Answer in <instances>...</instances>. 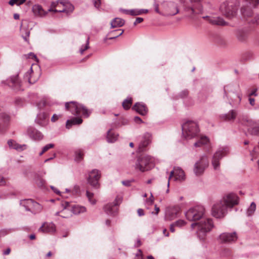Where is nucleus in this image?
Returning <instances> with one entry per match:
<instances>
[{
	"label": "nucleus",
	"instance_id": "nucleus-1",
	"mask_svg": "<svg viewBox=\"0 0 259 259\" xmlns=\"http://www.w3.org/2000/svg\"><path fill=\"white\" fill-rule=\"evenodd\" d=\"M237 204L238 197L234 194H228L213 205L211 214L218 219L223 218L226 215L228 207H232Z\"/></svg>",
	"mask_w": 259,
	"mask_h": 259
},
{
	"label": "nucleus",
	"instance_id": "nucleus-2",
	"mask_svg": "<svg viewBox=\"0 0 259 259\" xmlns=\"http://www.w3.org/2000/svg\"><path fill=\"white\" fill-rule=\"evenodd\" d=\"M205 209L203 206L196 205L191 207L185 213L187 219L190 221H200L204 216Z\"/></svg>",
	"mask_w": 259,
	"mask_h": 259
},
{
	"label": "nucleus",
	"instance_id": "nucleus-3",
	"mask_svg": "<svg viewBox=\"0 0 259 259\" xmlns=\"http://www.w3.org/2000/svg\"><path fill=\"white\" fill-rule=\"evenodd\" d=\"M199 128L197 124L193 121H189L182 125L183 136L188 139H191L198 136Z\"/></svg>",
	"mask_w": 259,
	"mask_h": 259
},
{
	"label": "nucleus",
	"instance_id": "nucleus-4",
	"mask_svg": "<svg viewBox=\"0 0 259 259\" xmlns=\"http://www.w3.org/2000/svg\"><path fill=\"white\" fill-rule=\"evenodd\" d=\"M219 10L226 17L232 18L237 14L238 5L233 2L226 1L221 4Z\"/></svg>",
	"mask_w": 259,
	"mask_h": 259
},
{
	"label": "nucleus",
	"instance_id": "nucleus-5",
	"mask_svg": "<svg viewBox=\"0 0 259 259\" xmlns=\"http://www.w3.org/2000/svg\"><path fill=\"white\" fill-rule=\"evenodd\" d=\"M154 166L153 159L148 155L139 157L135 164V168L142 172L149 170Z\"/></svg>",
	"mask_w": 259,
	"mask_h": 259
},
{
	"label": "nucleus",
	"instance_id": "nucleus-6",
	"mask_svg": "<svg viewBox=\"0 0 259 259\" xmlns=\"http://www.w3.org/2000/svg\"><path fill=\"white\" fill-rule=\"evenodd\" d=\"M65 108L69 110L74 115H79L82 114L84 117H88L91 113V111L81 104L75 102L66 103Z\"/></svg>",
	"mask_w": 259,
	"mask_h": 259
},
{
	"label": "nucleus",
	"instance_id": "nucleus-7",
	"mask_svg": "<svg viewBox=\"0 0 259 259\" xmlns=\"http://www.w3.org/2000/svg\"><path fill=\"white\" fill-rule=\"evenodd\" d=\"M229 152V149L228 147H220L218 150L214 154L212 160L211 164L213 166V169L218 170L220 168V160L224 157L227 155Z\"/></svg>",
	"mask_w": 259,
	"mask_h": 259
},
{
	"label": "nucleus",
	"instance_id": "nucleus-8",
	"mask_svg": "<svg viewBox=\"0 0 259 259\" xmlns=\"http://www.w3.org/2000/svg\"><path fill=\"white\" fill-rule=\"evenodd\" d=\"M73 7L69 3H65L63 2L56 1L51 3V8L48 12H72Z\"/></svg>",
	"mask_w": 259,
	"mask_h": 259
},
{
	"label": "nucleus",
	"instance_id": "nucleus-9",
	"mask_svg": "<svg viewBox=\"0 0 259 259\" xmlns=\"http://www.w3.org/2000/svg\"><path fill=\"white\" fill-rule=\"evenodd\" d=\"M209 162L207 156H202L196 162L194 165L193 171L196 176L202 175L208 166Z\"/></svg>",
	"mask_w": 259,
	"mask_h": 259
},
{
	"label": "nucleus",
	"instance_id": "nucleus-10",
	"mask_svg": "<svg viewBox=\"0 0 259 259\" xmlns=\"http://www.w3.org/2000/svg\"><path fill=\"white\" fill-rule=\"evenodd\" d=\"M181 207L179 205L170 206L166 207L165 212L166 219L168 220L174 219L181 211Z\"/></svg>",
	"mask_w": 259,
	"mask_h": 259
},
{
	"label": "nucleus",
	"instance_id": "nucleus-11",
	"mask_svg": "<svg viewBox=\"0 0 259 259\" xmlns=\"http://www.w3.org/2000/svg\"><path fill=\"white\" fill-rule=\"evenodd\" d=\"M101 174L97 169L92 170L89 174L88 178L89 183L95 188L99 187V180L100 178Z\"/></svg>",
	"mask_w": 259,
	"mask_h": 259
},
{
	"label": "nucleus",
	"instance_id": "nucleus-12",
	"mask_svg": "<svg viewBox=\"0 0 259 259\" xmlns=\"http://www.w3.org/2000/svg\"><path fill=\"white\" fill-rule=\"evenodd\" d=\"M174 177L175 181L182 182L185 179V175L184 171L180 167H175L172 170L168 178L167 187L169 185V180L171 178Z\"/></svg>",
	"mask_w": 259,
	"mask_h": 259
},
{
	"label": "nucleus",
	"instance_id": "nucleus-13",
	"mask_svg": "<svg viewBox=\"0 0 259 259\" xmlns=\"http://www.w3.org/2000/svg\"><path fill=\"white\" fill-rule=\"evenodd\" d=\"M178 13V6L175 3L169 2L164 5V16H174Z\"/></svg>",
	"mask_w": 259,
	"mask_h": 259
},
{
	"label": "nucleus",
	"instance_id": "nucleus-14",
	"mask_svg": "<svg viewBox=\"0 0 259 259\" xmlns=\"http://www.w3.org/2000/svg\"><path fill=\"white\" fill-rule=\"evenodd\" d=\"M152 138V135L149 133H146L143 135L139 145V151H144L145 148L151 143Z\"/></svg>",
	"mask_w": 259,
	"mask_h": 259
},
{
	"label": "nucleus",
	"instance_id": "nucleus-15",
	"mask_svg": "<svg viewBox=\"0 0 259 259\" xmlns=\"http://www.w3.org/2000/svg\"><path fill=\"white\" fill-rule=\"evenodd\" d=\"M62 210L57 212L56 215H60L64 218H67L72 215L70 204L68 202H65L62 203Z\"/></svg>",
	"mask_w": 259,
	"mask_h": 259
},
{
	"label": "nucleus",
	"instance_id": "nucleus-16",
	"mask_svg": "<svg viewBox=\"0 0 259 259\" xmlns=\"http://www.w3.org/2000/svg\"><path fill=\"white\" fill-rule=\"evenodd\" d=\"M219 238L223 243H232L237 240V237L236 232L224 233L220 235Z\"/></svg>",
	"mask_w": 259,
	"mask_h": 259
},
{
	"label": "nucleus",
	"instance_id": "nucleus-17",
	"mask_svg": "<svg viewBox=\"0 0 259 259\" xmlns=\"http://www.w3.org/2000/svg\"><path fill=\"white\" fill-rule=\"evenodd\" d=\"M32 12L34 16L37 17H44L48 13V11H45L42 7L39 4H35L32 6Z\"/></svg>",
	"mask_w": 259,
	"mask_h": 259
},
{
	"label": "nucleus",
	"instance_id": "nucleus-18",
	"mask_svg": "<svg viewBox=\"0 0 259 259\" xmlns=\"http://www.w3.org/2000/svg\"><path fill=\"white\" fill-rule=\"evenodd\" d=\"M117 203H109L104 207V211L108 215L115 216L118 213V208L116 207Z\"/></svg>",
	"mask_w": 259,
	"mask_h": 259
},
{
	"label": "nucleus",
	"instance_id": "nucleus-19",
	"mask_svg": "<svg viewBox=\"0 0 259 259\" xmlns=\"http://www.w3.org/2000/svg\"><path fill=\"white\" fill-rule=\"evenodd\" d=\"M194 225H197L199 227H214V224L212 219L202 217L198 223H192L190 225L194 227Z\"/></svg>",
	"mask_w": 259,
	"mask_h": 259
},
{
	"label": "nucleus",
	"instance_id": "nucleus-20",
	"mask_svg": "<svg viewBox=\"0 0 259 259\" xmlns=\"http://www.w3.org/2000/svg\"><path fill=\"white\" fill-rule=\"evenodd\" d=\"M29 137L34 140H40L43 138L42 135L37 130L30 128L27 131Z\"/></svg>",
	"mask_w": 259,
	"mask_h": 259
},
{
	"label": "nucleus",
	"instance_id": "nucleus-21",
	"mask_svg": "<svg viewBox=\"0 0 259 259\" xmlns=\"http://www.w3.org/2000/svg\"><path fill=\"white\" fill-rule=\"evenodd\" d=\"M241 11L242 15L248 21V23H252V21H254V18L250 20V18L252 15V10L250 8L242 7Z\"/></svg>",
	"mask_w": 259,
	"mask_h": 259
},
{
	"label": "nucleus",
	"instance_id": "nucleus-22",
	"mask_svg": "<svg viewBox=\"0 0 259 259\" xmlns=\"http://www.w3.org/2000/svg\"><path fill=\"white\" fill-rule=\"evenodd\" d=\"M8 85L15 90H18L21 87V82L17 76H14L10 78Z\"/></svg>",
	"mask_w": 259,
	"mask_h": 259
},
{
	"label": "nucleus",
	"instance_id": "nucleus-23",
	"mask_svg": "<svg viewBox=\"0 0 259 259\" xmlns=\"http://www.w3.org/2000/svg\"><path fill=\"white\" fill-rule=\"evenodd\" d=\"M191 3H194L191 8L192 13H199L202 11V6L200 4V0H190Z\"/></svg>",
	"mask_w": 259,
	"mask_h": 259
},
{
	"label": "nucleus",
	"instance_id": "nucleus-24",
	"mask_svg": "<svg viewBox=\"0 0 259 259\" xmlns=\"http://www.w3.org/2000/svg\"><path fill=\"white\" fill-rule=\"evenodd\" d=\"M206 18H208V21L209 23L213 25L225 26L227 24V23L222 18L220 17L213 18H208V17H206Z\"/></svg>",
	"mask_w": 259,
	"mask_h": 259
},
{
	"label": "nucleus",
	"instance_id": "nucleus-25",
	"mask_svg": "<svg viewBox=\"0 0 259 259\" xmlns=\"http://www.w3.org/2000/svg\"><path fill=\"white\" fill-rule=\"evenodd\" d=\"M236 112L234 110H232L227 114L221 115L220 117L221 119L225 121H233L236 118Z\"/></svg>",
	"mask_w": 259,
	"mask_h": 259
},
{
	"label": "nucleus",
	"instance_id": "nucleus-26",
	"mask_svg": "<svg viewBox=\"0 0 259 259\" xmlns=\"http://www.w3.org/2000/svg\"><path fill=\"white\" fill-rule=\"evenodd\" d=\"M236 36L239 41L243 42L247 39L248 33L246 30L239 29L236 32Z\"/></svg>",
	"mask_w": 259,
	"mask_h": 259
},
{
	"label": "nucleus",
	"instance_id": "nucleus-27",
	"mask_svg": "<svg viewBox=\"0 0 259 259\" xmlns=\"http://www.w3.org/2000/svg\"><path fill=\"white\" fill-rule=\"evenodd\" d=\"M133 109L142 115H145L147 112V109L145 105L139 103H136Z\"/></svg>",
	"mask_w": 259,
	"mask_h": 259
},
{
	"label": "nucleus",
	"instance_id": "nucleus-28",
	"mask_svg": "<svg viewBox=\"0 0 259 259\" xmlns=\"http://www.w3.org/2000/svg\"><path fill=\"white\" fill-rule=\"evenodd\" d=\"M124 23L125 21L123 19L120 18H115L110 23L111 28H114L121 27L124 24Z\"/></svg>",
	"mask_w": 259,
	"mask_h": 259
},
{
	"label": "nucleus",
	"instance_id": "nucleus-29",
	"mask_svg": "<svg viewBox=\"0 0 259 259\" xmlns=\"http://www.w3.org/2000/svg\"><path fill=\"white\" fill-rule=\"evenodd\" d=\"M209 231H210V228H198L196 232L198 237L201 240H203L206 233Z\"/></svg>",
	"mask_w": 259,
	"mask_h": 259
},
{
	"label": "nucleus",
	"instance_id": "nucleus-30",
	"mask_svg": "<svg viewBox=\"0 0 259 259\" xmlns=\"http://www.w3.org/2000/svg\"><path fill=\"white\" fill-rule=\"evenodd\" d=\"M82 122V120L79 117H74L66 121V127L67 128H70L72 125L80 124Z\"/></svg>",
	"mask_w": 259,
	"mask_h": 259
},
{
	"label": "nucleus",
	"instance_id": "nucleus-31",
	"mask_svg": "<svg viewBox=\"0 0 259 259\" xmlns=\"http://www.w3.org/2000/svg\"><path fill=\"white\" fill-rule=\"evenodd\" d=\"M70 207L71 208V210L72 213L74 214H78L80 213H83L86 211L85 207L81 206L70 205Z\"/></svg>",
	"mask_w": 259,
	"mask_h": 259
},
{
	"label": "nucleus",
	"instance_id": "nucleus-32",
	"mask_svg": "<svg viewBox=\"0 0 259 259\" xmlns=\"http://www.w3.org/2000/svg\"><path fill=\"white\" fill-rule=\"evenodd\" d=\"M42 209V206L37 202L34 201L32 205V207L30 208L29 211H30L33 214H37L40 212Z\"/></svg>",
	"mask_w": 259,
	"mask_h": 259
},
{
	"label": "nucleus",
	"instance_id": "nucleus-33",
	"mask_svg": "<svg viewBox=\"0 0 259 259\" xmlns=\"http://www.w3.org/2000/svg\"><path fill=\"white\" fill-rule=\"evenodd\" d=\"M13 143H14V141L13 140H9L8 141V144L10 148L16 149L18 151H22L25 149L26 146L25 145H20L17 143H15L14 145H12Z\"/></svg>",
	"mask_w": 259,
	"mask_h": 259
},
{
	"label": "nucleus",
	"instance_id": "nucleus-34",
	"mask_svg": "<svg viewBox=\"0 0 259 259\" xmlns=\"http://www.w3.org/2000/svg\"><path fill=\"white\" fill-rule=\"evenodd\" d=\"M118 135L113 133L112 130H109L108 132L107 135V141L109 143H113L116 141L117 139Z\"/></svg>",
	"mask_w": 259,
	"mask_h": 259
},
{
	"label": "nucleus",
	"instance_id": "nucleus-35",
	"mask_svg": "<svg viewBox=\"0 0 259 259\" xmlns=\"http://www.w3.org/2000/svg\"><path fill=\"white\" fill-rule=\"evenodd\" d=\"M209 142L208 138L204 136H201L198 141L194 143L195 147H200L202 145L206 144Z\"/></svg>",
	"mask_w": 259,
	"mask_h": 259
},
{
	"label": "nucleus",
	"instance_id": "nucleus-36",
	"mask_svg": "<svg viewBox=\"0 0 259 259\" xmlns=\"http://www.w3.org/2000/svg\"><path fill=\"white\" fill-rule=\"evenodd\" d=\"M34 202V201L32 199H26L21 201V205L25 208L27 211H29L30 208L32 207V205Z\"/></svg>",
	"mask_w": 259,
	"mask_h": 259
},
{
	"label": "nucleus",
	"instance_id": "nucleus-37",
	"mask_svg": "<svg viewBox=\"0 0 259 259\" xmlns=\"http://www.w3.org/2000/svg\"><path fill=\"white\" fill-rule=\"evenodd\" d=\"M130 12L131 15L132 16H138L143 13H147L148 12V10L147 9H135L130 10Z\"/></svg>",
	"mask_w": 259,
	"mask_h": 259
},
{
	"label": "nucleus",
	"instance_id": "nucleus-38",
	"mask_svg": "<svg viewBox=\"0 0 259 259\" xmlns=\"http://www.w3.org/2000/svg\"><path fill=\"white\" fill-rule=\"evenodd\" d=\"M256 210V204L254 202L251 203L250 206L246 210V214L247 216H251Z\"/></svg>",
	"mask_w": 259,
	"mask_h": 259
},
{
	"label": "nucleus",
	"instance_id": "nucleus-39",
	"mask_svg": "<svg viewBox=\"0 0 259 259\" xmlns=\"http://www.w3.org/2000/svg\"><path fill=\"white\" fill-rule=\"evenodd\" d=\"M38 232L42 233L53 234L56 232V228H39Z\"/></svg>",
	"mask_w": 259,
	"mask_h": 259
},
{
	"label": "nucleus",
	"instance_id": "nucleus-40",
	"mask_svg": "<svg viewBox=\"0 0 259 259\" xmlns=\"http://www.w3.org/2000/svg\"><path fill=\"white\" fill-rule=\"evenodd\" d=\"M36 185L41 188L46 187V181L41 178L37 177L35 180Z\"/></svg>",
	"mask_w": 259,
	"mask_h": 259
},
{
	"label": "nucleus",
	"instance_id": "nucleus-41",
	"mask_svg": "<svg viewBox=\"0 0 259 259\" xmlns=\"http://www.w3.org/2000/svg\"><path fill=\"white\" fill-rule=\"evenodd\" d=\"M132 98H127V99H125V100H124V101L123 102L122 106L124 109L127 110L130 108V107L132 105Z\"/></svg>",
	"mask_w": 259,
	"mask_h": 259
},
{
	"label": "nucleus",
	"instance_id": "nucleus-42",
	"mask_svg": "<svg viewBox=\"0 0 259 259\" xmlns=\"http://www.w3.org/2000/svg\"><path fill=\"white\" fill-rule=\"evenodd\" d=\"M86 195H87V197H88L89 202L92 204H95L96 202V201L94 198V193H91V192H89V191H87Z\"/></svg>",
	"mask_w": 259,
	"mask_h": 259
},
{
	"label": "nucleus",
	"instance_id": "nucleus-43",
	"mask_svg": "<svg viewBox=\"0 0 259 259\" xmlns=\"http://www.w3.org/2000/svg\"><path fill=\"white\" fill-rule=\"evenodd\" d=\"M187 222L183 220H179L177 221L175 224H171L170 227H181L187 225Z\"/></svg>",
	"mask_w": 259,
	"mask_h": 259
},
{
	"label": "nucleus",
	"instance_id": "nucleus-44",
	"mask_svg": "<svg viewBox=\"0 0 259 259\" xmlns=\"http://www.w3.org/2000/svg\"><path fill=\"white\" fill-rule=\"evenodd\" d=\"M22 36L26 42H28V37L30 35V32L26 29H22L21 30Z\"/></svg>",
	"mask_w": 259,
	"mask_h": 259
},
{
	"label": "nucleus",
	"instance_id": "nucleus-45",
	"mask_svg": "<svg viewBox=\"0 0 259 259\" xmlns=\"http://www.w3.org/2000/svg\"><path fill=\"white\" fill-rule=\"evenodd\" d=\"M249 131L251 135L259 136V125L251 127Z\"/></svg>",
	"mask_w": 259,
	"mask_h": 259
},
{
	"label": "nucleus",
	"instance_id": "nucleus-46",
	"mask_svg": "<svg viewBox=\"0 0 259 259\" xmlns=\"http://www.w3.org/2000/svg\"><path fill=\"white\" fill-rule=\"evenodd\" d=\"M241 122L243 124H246L247 125H252L253 121L248 117H243Z\"/></svg>",
	"mask_w": 259,
	"mask_h": 259
},
{
	"label": "nucleus",
	"instance_id": "nucleus-47",
	"mask_svg": "<svg viewBox=\"0 0 259 259\" xmlns=\"http://www.w3.org/2000/svg\"><path fill=\"white\" fill-rule=\"evenodd\" d=\"M54 147L53 144H49L44 146L42 149V151L39 153V155H42L45 152L49 150L50 149Z\"/></svg>",
	"mask_w": 259,
	"mask_h": 259
},
{
	"label": "nucleus",
	"instance_id": "nucleus-48",
	"mask_svg": "<svg viewBox=\"0 0 259 259\" xmlns=\"http://www.w3.org/2000/svg\"><path fill=\"white\" fill-rule=\"evenodd\" d=\"M26 0H10L9 2V5L13 6L14 4L20 5L26 2Z\"/></svg>",
	"mask_w": 259,
	"mask_h": 259
},
{
	"label": "nucleus",
	"instance_id": "nucleus-49",
	"mask_svg": "<svg viewBox=\"0 0 259 259\" xmlns=\"http://www.w3.org/2000/svg\"><path fill=\"white\" fill-rule=\"evenodd\" d=\"M231 255V251L229 249H224L222 252V256L224 257H228Z\"/></svg>",
	"mask_w": 259,
	"mask_h": 259
},
{
	"label": "nucleus",
	"instance_id": "nucleus-50",
	"mask_svg": "<svg viewBox=\"0 0 259 259\" xmlns=\"http://www.w3.org/2000/svg\"><path fill=\"white\" fill-rule=\"evenodd\" d=\"M245 1L253 7H255L259 4V0H245Z\"/></svg>",
	"mask_w": 259,
	"mask_h": 259
},
{
	"label": "nucleus",
	"instance_id": "nucleus-51",
	"mask_svg": "<svg viewBox=\"0 0 259 259\" xmlns=\"http://www.w3.org/2000/svg\"><path fill=\"white\" fill-rule=\"evenodd\" d=\"M89 37H88L87 39V43H86L85 47L83 48H81L80 49V52L81 54H83L84 51L89 48Z\"/></svg>",
	"mask_w": 259,
	"mask_h": 259
},
{
	"label": "nucleus",
	"instance_id": "nucleus-52",
	"mask_svg": "<svg viewBox=\"0 0 259 259\" xmlns=\"http://www.w3.org/2000/svg\"><path fill=\"white\" fill-rule=\"evenodd\" d=\"M82 158V154L80 151L76 152L75 160L80 161Z\"/></svg>",
	"mask_w": 259,
	"mask_h": 259
},
{
	"label": "nucleus",
	"instance_id": "nucleus-53",
	"mask_svg": "<svg viewBox=\"0 0 259 259\" xmlns=\"http://www.w3.org/2000/svg\"><path fill=\"white\" fill-rule=\"evenodd\" d=\"M154 10L155 11V12L160 15H163V14H164V11L163 12H160L159 10V8H158V5L156 3H155L154 4Z\"/></svg>",
	"mask_w": 259,
	"mask_h": 259
},
{
	"label": "nucleus",
	"instance_id": "nucleus-54",
	"mask_svg": "<svg viewBox=\"0 0 259 259\" xmlns=\"http://www.w3.org/2000/svg\"><path fill=\"white\" fill-rule=\"evenodd\" d=\"M61 117V115L55 114L53 115V116L51 118V121L52 122H55Z\"/></svg>",
	"mask_w": 259,
	"mask_h": 259
},
{
	"label": "nucleus",
	"instance_id": "nucleus-55",
	"mask_svg": "<svg viewBox=\"0 0 259 259\" xmlns=\"http://www.w3.org/2000/svg\"><path fill=\"white\" fill-rule=\"evenodd\" d=\"M135 259H143L142 251L139 249L138 252L136 254V258Z\"/></svg>",
	"mask_w": 259,
	"mask_h": 259
},
{
	"label": "nucleus",
	"instance_id": "nucleus-56",
	"mask_svg": "<svg viewBox=\"0 0 259 259\" xmlns=\"http://www.w3.org/2000/svg\"><path fill=\"white\" fill-rule=\"evenodd\" d=\"M143 19L142 18L138 17L136 18L135 21L134 22V25L135 26L137 24L141 23L142 22H143Z\"/></svg>",
	"mask_w": 259,
	"mask_h": 259
},
{
	"label": "nucleus",
	"instance_id": "nucleus-57",
	"mask_svg": "<svg viewBox=\"0 0 259 259\" xmlns=\"http://www.w3.org/2000/svg\"><path fill=\"white\" fill-rule=\"evenodd\" d=\"M8 233L7 230L5 229H2L0 231V238L2 236H4Z\"/></svg>",
	"mask_w": 259,
	"mask_h": 259
},
{
	"label": "nucleus",
	"instance_id": "nucleus-58",
	"mask_svg": "<svg viewBox=\"0 0 259 259\" xmlns=\"http://www.w3.org/2000/svg\"><path fill=\"white\" fill-rule=\"evenodd\" d=\"M6 184V180L2 176L0 175V186H4Z\"/></svg>",
	"mask_w": 259,
	"mask_h": 259
},
{
	"label": "nucleus",
	"instance_id": "nucleus-59",
	"mask_svg": "<svg viewBox=\"0 0 259 259\" xmlns=\"http://www.w3.org/2000/svg\"><path fill=\"white\" fill-rule=\"evenodd\" d=\"M138 214L139 217L143 216L144 215V210L142 208H139L137 210Z\"/></svg>",
	"mask_w": 259,
	"mask_h": 259
},
{
	"label": "nucleus",
	"instance_id": "nucleus-60",
	"mask_svg": "<svg viewBox=\"0 0 259 259\" xmlns=\"http://www.w3.org/2000/svg\"><path fill=\"white\" fill-rule=\"evenodd\" d=\"M93 2L95 7L98 8L100 5L101 0H94Z\"/></svg>",
	"mask_w": 259,
	"mask_h": 259
},
{
	"label": "nucleus",
	"instance_id": "nucleus-61",
	"mask_svg": "<svg viewBox=\"0 0 259 259\" xmlns=\"http://www.w3.org/2000/svg\"><path fill=\"white\" fill-rule=\"evenodd\" d=\"M154 201V198L152 194H151V196L150 198L147 200V202L149 203L150 204H151L153 203Z\"/></svg>",
	"mask_w": 259,
	"mask_h": 259
},
{
	"label": "nucleus",
	"instance_id": "nucleus-62",
	"mask_svg": "<svg viewBox=\"0 0 259 259\" xmlns=\"http://www.w3.org/2000/svg\"><path fill=\"white\" fill-rule=\"evenodd\" d=\"M28 58H34L36 61H37V58L35 54H34L32 53H30L29 54H28Z\"/></svg>",
	"mask_w": 259,
	"mask_h": 259
},
{
	"label": "nucleus",
	"instance_id": "nucleus-63",
	"mask_svg": "<svg viewBox=\"0 0 259 259\" xmlns=\"http://www.w3.org/2000/svg\"><path fill=\"white\" fill-rule=\"evenodd\" d=\"M161 228L162 229L160 231H162L163 232V234H164V236H168V233L167 232V229L165 228Z\"/></svg>",
	"mask_w": 259,
	"mask_h": 259
},
{
	"label": "nucleus",
	"instance_id": "nucleus-64",
	"mask_svg": "<svg viewBox=\"0 0 259 259\" xmlns=\"http://www.w3.org/2000/svg\"><path fill=\"white\" fill-rule=\"evenodd\" d=\"M252 24L256 23L259 24V16H256L254 17V21H252Z\"/></svg>",
	"mask_w": 259,
	"mask_h": 259
}]
</instances>
